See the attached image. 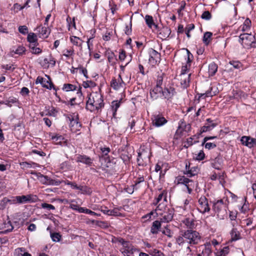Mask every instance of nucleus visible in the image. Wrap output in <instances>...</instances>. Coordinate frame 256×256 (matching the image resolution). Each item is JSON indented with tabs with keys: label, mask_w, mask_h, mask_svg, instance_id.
Here are the masks:
<instances>
[{
	"label": "nucleus",
	"mask_w": 256,
	"mask_h": 256,
	"mask_svg": "<svg viewBox=\"0 0 256 256\" xmlns=\"http://www.w3.org/2000/svg\"><path fill=\"white\" fill-rule=\"evenodd\" d=\"M197 208L202 214L210 211V208L208 204V200L206 196H202L198 200Z\"/></svg>",
	"instance_id": "7"
},
{
	"label": "nucleus",
	"mask_w": 256,
	"mask_h": 256,
	"mask_svg": "<svg viewBox=\"0 0 256 256\" xmlns=\"http://www.w3.org/2000/svg\"><path fill=\"white\" fill-rule=\"evenodd\" d=\"M184 174H186L188 176L192 177L196 174V169L194 168H192L190 170L188 169Z\"/></svg>",
	"instance_id": "50"
},
{
	"label": "nucleus",
	"mask_w": 256,
	"mask_h": 256,
	"mask_svg": "<svg viewBox=\"0 0 256 256\" xmlns=\"http://www.w3.org/2000/svg\"><path fill=\"white\" fill-rule=\"evenodd\" d=\"M166 197H164L162 202L158 204L156 208L154 210L156 215H160L168 208L166 207Z\"/></svg>",
	"instance_id": "17"
},
{
	"label": "nucleus",
	"mask_w": 256,
	"mask_h": 256,
	"mask_svg": "<svg viewBox=\"0 0 256 256\" xmlns=\"http://www.w3.org/2000/svg\"><path fill=\"white\" fill-rule=\"evenodd\" d=\"M70 42L74 45L76 46L80 47V48H82V44L83 42V40H82L78 37L76 36H71L70 37Z\"/></svg>",
	"instance_id": "30"
},
{
	"label": "nucleus",
	"mask_w": 256,
	"mask_h": 256,
	"mask_svg": "<svg viewBox=\"0 0 256 256\" xmlns=\"http://www.w3.org/2000/svg\"><path fill=\"white\" fill-rule=\"evenodd\" d=\"M254 138L248 136H243L240 141L242 144L251 148L254 146Z\"/></svg>",
	"instance_id": "26"
},
{
	"label": "nucleus",
	"mask_w": 256,
	"mask_h": 256,
	"mask_svg": "<svg viewBox=\"0 0 256 256\" xmlns=\"http://www.w3.org/2000/svg\"><path fill=\"white\" fill-rule=\"evenodd\" d=\"M190 76V74H180L178 80L180 81V86L182 88H186L189 86Z\"/></svg>",
	"instance_id": "12"
},
{
	"label": "nucleus",
	"mask_w": 256,
	"mask_h": 256,
	"mask_svg": "<svg viewBox=\"0 0 256 256\" xmlns=\"http://www.w3.org/2000/svg\"><path fill=\"white\" fill-rule=\"evenodd\" d=\"M218 70V66L214 62H211L208 65V72L209 76H213Z\"/></svg>",
	"instance_id": "32"
},
{
	"label": "nucleus",
	"mask_w": 256,
	"mask_h": 256,
	"mask_svg": "<svg viewBox=\"0 0 256 256\" xmlns=\"http://www.w3.org/2000/svg\"><path fill=\"white\" fill-rule=\"evenodd\" d=\"M76 88L77 86L76 85L70 84H65L62 87V90L66 92L76 90Z\"/></svg>",
	"instance_id": "36"
},
{
	"label": "nucleus",
	"mask_w": 256,
	"mask_h": 256,
	"mask_svg": "<svg viewBox=\"0 0 256 256\" xmlns=\"http://www.w3.org/2000/svg\"><path fill=\"white\" fill-rule=\"evenodd\" d=\"M191 126L190 124H186L184 122H181L179 124L178 128L176 130V134H180L182 131L188 132L190 130Z\"/></svg>",
	"instance_id": "23"
},
{
	"label": "nucleus",
	"mask_w": 256,
	"mask_h": 256,
	"mask_svg": "<svg viewBox=\"0 0 256 256\" xmlns=\"http://www.w3.org/2000/svg\"><path fill=\"white\" fill-rule=\"evenodd\" d=\"M162 94V87L156 86L150 92V95L153 100L158 99Z\"/></svg>",
	"instance_id": "27"
},
{
	"label": "nucleus",
	"mask_w": 256,
	"mask_h": 256,
	"mask_svg": "<svg viewBox=\"0 0 256 256\" xmlns=\"http://www.w3.org/2000/svg\"><path fill=\"white\" fill-rule=\"evenodd\" d=\"M231 241H236L241 238L240 234L236 228H232L230 232Z\"/></svg>",
	"instance_id": "29"
},
{
	"label": "nucleus",
	"mask_w": 256,
	"mask_h": 256,
	"mask_svg": "<svg viewBox=\"0 0 256 256\" xmlns=\"http://www.w3.org/2000/svg\"><path fill=\"white\" fill-rule=\"evenodd\" d=\"M163 81V77L162 76H158L156 80V86L162 87Z\"/></svg>",
	"instance_id": "57"
},
{
	"label": "nucleus",
	"mask_w": 256,
	"mask_h": 256,
	"mask_svg": "<svg viewBox=\"0 0 256 256\" xmlns=\"http://www.w3.org/2000/svg\"><path fill=\"white\" fill-rule=\"evenodd\" d=\"M126 58V52L124 50H121V52H120L119 59L121 61H123Z\"/></svg>",
	"instance_id": "62"
},
{
	"label": "nucleus",
	"mask_w": 256,
	"mask_h": 256,
	"mask_svg": "<svg viewBox=\"0 0 256 256\" xmlns=\"http://www.w3.org/2000/svg\"><path fill=\"white\" fill-rule=\"evenodd\" d=\"M230 64L232 65L235 68H242V65L238 61H232L230 62Z\"/></svg>",
	"instance_id": "54"
},
{
	"label": "nucleus",
	"mask_w": 256,
	"mask_h": 256,
	"mask_svg": "<svg viewBox=\"0 0 256 256\" xmlns=\"http://www.w3.org/2000/svg\"><path fill=\"white\" fill-rule=\"evenodd\" d=\"M239 38V42L244 48L248 47L252 44H254V36L252 35L251 33L246 32L240 34Z\"/></svg>",
	"instance_id": "5"
},
{
	"label": "nucleus",
	"mask_w": 256,
	"mask_h": 256,
	"mask_svg": "<svg viewBox=\"0 0 256 256\" xmlns=\"http://www.w3.org/2000/svg\"><path fill=\"white\" fill-rule=\"evenodd\" d=\"M117 240L122 245V248H124L125 246H126L130 244L129 242L125 240L122 238H118Z\"/></svg>",
	"instance_id": "56"
},
{
	"label": "nucleus",
	"mask_w": 256,
	"mask_h": 256,
	"mask_svg": "<svg viewBox=\"0 0 256 256\" xmlns=\"http://www.w3.org/2000/svg\"><path fill=\"white\" fill-rule=\"evenodd\" d=\"M120 106V102L118 100H114L112 102V107L114 110L113 115L114 116L117 110Z\"/></svg>",
	"instance_id": "41"
},
{
	"label": "nucleus",
	"mask_w": 256,
	"mask_h": 256,
	"mask_svg": "<svg viewBox=\"0 0 256 256\" xmlns=\"http://www.w3.org/2000/svg\"><path fill=\"white\" fill-rule=\"evenodd\" d=\"M16 198L18 204H26L34 201L32 198V196L30 194L16 196Z\"/></svg>",
	"instance_id": "21"
},
{
	"label": "nucleus",
	"mask_w": 256,
	"mask_h": 256,
	"mask_svg": "<svg viewBox=\"0 0 256 256\" xmlns=\"http://www.w3.org/2000/svg\"><path fill=\"white\" fill-rule=\"evenodd\" d=\"M40 64L43 68H48L50 66H54L56 64V61L54 58L51 55H50L42 60Z\"/></svg>",
	"instance_id": "13"
},
{
	"label": "nucleus",
	"mask_w": 256,
	"mask_h": 256,
	"mask_svg": "<svg viewBox=\"0 0 256 256\" xmlns=\"http://www.w3.org/2000/svg\"><path fill=\"white\" fill-rule=\"evenodd\" d=\"M78 162H82L89 166H91L92 163V159L86 155H78L76 158Z\"/></svg>",
	"instance_id": "24"
},
{
	"label": "nucleus",
	"mask_w": 256,
	"mask_h": 256,
	"mask_svg": "<svg viewBox=\"0 0 256 256\" xmlns=\"http://www.w3.org/2000/svg\"><path fill=\"white\" fill-rule=\"evenodd\" d=\"M40 176H38V178L40 182L44 184H46V182L48 181V176H44L40 174H39Z\"/></svg>",
	"instance_id": "47"
},
{
	"label": "nucleus",
	"mask_w": 256,
	"mask_h": 256,
	"mask_svg": "<svg viewBox=\"0 0 256 256\" xmlns=\"http://www.w3.org/2000/svg\"><path fill=\"white\" fill-rule=\"evenodd\" d=\"M136 124V121L134 118H131L129 120L128 122V126L130 127V131L132 130L134 126Z\"/></svg>",
	"instance_id": "63"
},
{
	"label": "nucleus",
	"mask_w": 256,
	"mask_h": 256,
	"mask_svg": "<svg viewBox=\"0 0 256 256\" xmlns=\"http://www.w3.org/2000/svg\"><path fill=\"white\" fill-rule=\"evenodd\" d=\"M4 226H5L4 228H7L6 230L8 231V232H10L14 228V227L12 225L11 222H10V221L8 222L7 223H5L4 224Z\"/></svg>",
	"instance_id": "59"
},
{
	"label": "nucleus",
	"mask_w": 256,
	"mask_h": 256,
	"mask_svg": "<svg viewBox=\"0 0 256 256\" xmlns=\"http://www.w3.org/2000/svg\"><path fill=\"white\" fill-rule=\"evenodd\" d=\"M175 94L176 91L173 88H165L164 90L162 89V96L168 100L171 98Z\"/></svg>",
	"instance_id": "20"
},
{
	"label": "nucleus",
	"mask_w": 256,
	"mask_h": 256,
	"mask_svg": "<svg viewBox=\"0 0 256 256\" xmlns=\"http://www.w3.org/2000/svg\"><path fill=\"white\" fill-rule=\"evenodd\" d=\"M145 20L146 24L150 28H152L154 26L156 29H157L158 26L154 22L153 18L149 15H146L145 16Z\"/></svg>",
	"instance_id": "31"
},
{
	"label": "nucleus",
	"mask_w": 256,
	"mask_h": 256,
	"mask_svg": "<svg viewBox=\"0 0 256 256\" xmlns=\"http://www.w3.org/2000/svg\"><path fill=\"white\" fill-rule=\"evenodd\" d=\"M104 105L102 94L100 92H94L90 94L86 108L91 112H98L101 111Z\"/></svg>",
	"instance_id": "2"
},
{
	"label": "nucleus",
	"mask_w": 256,
	"mask_h": 256,
	"mask_svg": "<svg viewBox=\"0 0 256 256\" xmlns=\"http://www.w3.org/2000/svg\"><path fill=\"white\" fill-rule=\"evenodd\" d=\"M37 30L39 32L40 38H47L50 32V28L48 26H39L37 27Z\"/></svg>",
	"instance_id": "18"
},
{
	"label": "nucleus",
	"mask_w": 256,
	"mask_h": 256,
	"mask_svg": "<svg viewBox=\"0 0 256 256\" xmlns=\"http://www.w3.org/2000/svg\"><path fill=\"white\" fill-rule=\"evenodd\" d=\"M6 200V197L4 198L0 201V210H3L4 209L6 205L8 204Z\"/></svg>",
	"instance_id": "58"
},
{
	"label": "nucleus",
	"mask_w": 256,
	"mask_h": 256,
	"mask_svg": "<svg viewBox=\"0 0 256 256\" xmlns=\"http://www.w3.org/2000/svg\"><path fill=\"white\" fill-rule=\"evenodd\" d=\"M50 136L51 138L56 143L60 142V140L63 139L62 136L57 134H50Z\"/></svg>",
	"instance_id": "42"
},
{
	"label": "nucleus",
	"mask_w": 256,
	"mask_h": 256,
	"mask_svg": "<svg viewBox=\"0 0 256 256\" xmlns=\"http://www.w3.org/2000/svg\"><path fill=\"white\" fill-rule=\"evenodd\" d=\"M212 35V34L210 32H206L204 34L203 37V42L206 44L208 45L210 42Z\"/></svg>",
	"instance_id": "38"
},
{
	"label": "nucleus",
	"mask_w": 256,
	"mask_h": 256,
	"mask_svg": "<svg viewBox=\"0 0 256 256\" xmlns=\"http://www.w3.org/2000/svg\"><path fill=\"white\" fill-rule=\"evenodd\" d=\"M77 190L82 191V193L84 194H90L92 191L90 188L86 186H80V188H76Z\"/></svg>",
	"instance_id": "44"
},
{
	"label": "nucleus",
	"mask_w": 256,
	"mask_h": 256,
	"mask_svg": "<svg viewBox=\"0 0 256 256\" xmlns=\"http://www.w3.org/2000/svg\"><path fill=\"white\" fill-rule=\"evenodd\" d=\"M216 144L214 142H208L205 144V148L208 150H210L215 148Z\"/></svg>",
	"instance_id": "55"
},
{
	"label": "nucleus",
	"mask_w": 256,
	"mask_h": 256,
	"mask_svg": "<svg viewBox=\"0 0 256 256\" xmlns=\"http://www.w3.org/2000/svg\"><path fill=\"white\" fill-rule=\"evenodd\" d=\"M50 237L54 242H58L60 240L62 236L58 232H51Z\"/></svg>",
	"instance_id": "39"
},
{
	"label": "nucleus",
	"mask_w": 256,
	"mask_h": 256,
	"mask_svg": "<svg viewBox=\"0 0 256 256\" xmlns=\"http://www.w3.org/2000/svg\"><path fill=\"white\" fill-rule=\"evenodd\" d=\"M162 222L160 220L154 221L150 228V233L152 234H157L161 229V223Z\"/></svg>",
	"instance_id": "22"
},
{
	"label": "nucleus",
	"mask_w": 256,
	"mask_h": 256,
	"mask_svg": "<svg viewBox=\"0 0 256 256\" xmlns=\"http://www.w3.org/2000/svg\"><path fill=\"white\" fill-rule=\"evenodd\" d=\"M251 27V21L249 18H246L243 24L240 27V30L243 32H248Z\"/></svg>",
	"instance_id": "28"
},
{
	"label": "nucleus",
	"mask_w": 256,
	"mask_h": 256,
	"mask_svg": "<svg viewBox=\"0 0 256 256\" xmlns=\"http://www.w3.org/2000/svg\"><path fill=\"white\" fill-rule=\"evenodd\" d=\"M100 150L103 156H107L110 151L108 147H100Z\"/></svg>",
	"instance_id": "53"
},
{
	"label": "nucleus",
	"mask_w": 256,
	"mask_h": 256,
	"mask_svg": "<svg viewBox=\"0 0 256 256\" xmlns=\"http://www.w3.org/2000/svg\"><path fill=\"white\" fill-rule=\"evenodd\" d=\"M226 206L222 200H219L213 202L212 210L220 219H223L226 214Z\"/></svg>",
	"instance_id": "3"
},
{
	"label": "nucleus",
	"mask_w": 256,
	"mask_h": 256,
	"mask_svg": "<svg viewBox=\"0 0 256 256\" xmlns=\"http://www.w3.org/2000/svg\"><path fill=\"white\" fill-rule=\"evenodd\" d=\"M30 92V90L28 88L26 87H23L20 91V94L22 96L28 95Z\"/></svg>",
	"instance_id": "61"
},
{
	"label": "nucleus",
	"mask_w": 256,
	"mask_h": 256,
	"mask_svg": "<svg viewBox=\"0 0 256 256\" xmlns=\"http://www.w3.org/2000/svg\"><path fill=\"white\" fill-rule=\"evenodd\" d=\"M120 209L118 208H114L113 210H109V216H121V214L120 212Z\"/></svg>",
	"instance_id": "45"
},
{
	"label": "nucleus",
	"mask_w": 256,
	"mask_h": 256,
	"mask_svg": "<svg viewBox=\"0 0 256 256\" xmlns=\"http://www.w3.org/2000/svg\"><path fill=\"white\" fill-rule=\"evenodd\" d=\"M46 78L38 76L36 80V84H40L43 88L48 90L55 89L54 86L52 82L51 78L48 75L46 74Z\"/></svg>",
	"instance_id": "6"
},
{
	"label": "nucleus",
	"mask_w": 256,
	"mask_h": 256,
	"mask_svg": "<svg viewBox=\"0 0 256 256\" xmlns=\"http://www.w3.org/2000/svg\"><path fill=\"white\" fill-rule=\"evenodd\" d=\"M201 236L198 232L192 230L182 231L176 240L178 245H183L184 242L192 245L198 244L200 241Z\"/></svg>",
	"instance_id": "1"
},
{
	"label": "nucleus",
	"mask_w": 256,
	"mask_h": 256,
	"mask_svg": "<svg viewBox=\"0 0 256 256\" xmlns=\"http://www.w3.org/2000/svg\"><path fill=\"white\" fill-rule=\"evenodd\" d=\"M18 31L20 33L26 34H28V28L26 26H20L18 28Z\"/></svg>",
	"instance_id": "52"
},
{
	"label": "nucleus",
	"mask_w": 256,
	"mask_h": 256,
	"mask_svg": "<svg viewBox=\"0 0 256 256\" xmlns=\"http://www.w3.org/2000/svg\"><path fill=\"white\" fill-rule=\"evenodd\" d=\"M223 160L222 157L218 155L214 159L212 160L211 166L216 170H221L222 167Z\"/></svg>",
	"instance_id": "19"
},
{
	"label": "nucleus",
	"mask_w": 256,
	"mask_h": 256,
	"mask_svg": "<svg viewBox=\"0 0 256 256\" xmlns=\"http://www.w3.org/2000/svg\"><path fill=\"white\" fill-rule=\"evenodd\" d=\"M29 48L33 54H38L42 52V50L38 47V46H29Z\"/></svg>",
	"instance_id": "37"
},
{
	"label": "nucleus",
	"mask_w": 256,
	"mask_h": 256,
	"mask_svg": "<svg viewBox=\"0 0 256 256\" xmlns=\"http://www.w3.org/2000/svg\"><path fill=\"white\" fill-rule=\"evenodd\" d=\"M174 214V208H168L166 210L162 212V214H160L162 216L160 221L162 222H170L173 218Z\"/></svg>",
	"instance_id": "11"
},
{
	"label": "nucleus",
	"mask_w": 256,
	"mask_h": 256,
	"mask_svg": "<svg viewBox=\"0 0 256 256\" xmlns=\"http://www.w3.org/2000/svg\"><path fill=\"white\" fill-rule=\"evenodd\" d=\"M41 206L43 208L48 209V210H55V207L53 205H52L51 204H48L47 203L42 204Z\"/></svg>",
	"instance_id": "51"
},
{
	"label": "nucleus",
	"mask_w": 256,
	"mask_h": 256,
	"mask_svg": "<svg viewBox=\"0 0 256 256\" xmlns=\"http://www.w3.org/2000/svg\"><path fill=\"white\" fill-rule=\"evenodd\" d=\"M82 85L84 88H87L89 87H94L96 86V84L92 80H88L86 82H84Z\"/></svg>",
	"instance_id": "46"
},
{
	"label": "nucleus",
	"mask_w": 256,
	"mask_h": 256,
	"mask_svg": "<svg viewBox=\"0 0 256 256\" xmlns=\"http://www.w3.org/2000/svg\"><path fill=\"white\" fill-rule=\"evenodd\" d=\"M153 255L154 256H165L162 252L156 250L154 251Z\"/></svg>",
	"instance_id": "64"
},
{
	"label": "nucleus",
	"mask_w": 256,
	"mask_h": 256,
	"mask_svg": "<svg viewBox=\"0 0 256 256\" xmlns=\"http://www.w3.org/2000/svg\"><path fill=\"white\" fill-rule=\"evenodd\" d=\"M149 62L152 66L158 65L160 62V54L156 50L150 48L148 51Z\"/></svg>",
	"instance_id": "8"
},
{
	"label": "nucleus",
	"mask_w": 256,
	"mask_h": 256,
	"mask_svg": "<svg viewBox=\"0 0 256 256\" xmlns=\"http://www.w3.org/2000/svg\"><path fill=\"white\" fill-rule=\"evenodd\" d=\"M16 196H12L10 198H6V200L7 202V204H18V202L16 201Z\"/></svg>",
	"instance_id": "49"
},
{
	"label": "nucleus",
	"mask_w": 256,
	"mask_h": 256,
	"mask_svg": "<svg viewBox=\"0 0 256 256\" xmlns=\"http://www.w3.org/2000/svg\"><path fill=\"white\" fill-rule=\"evenodd\" d=\"M60 183V180H53L48 176L46 185L58 186Z\"/></svg>",
	"instance_id": "43"
},
{
	"label": "nucleus",
	"mask_w": 256,
	"mask_h": 256,
	"mask_svg": "<svg viewBox=\"0 0 256 256\" xmlns=\"http://www.w3.org/2000/svg\"><path fill=\"white\" fill-rule=\"evenodd\" d=\"M206 122L207 123L200 128V134L212 130L217 125V124L214 122V120H212L210 118H207Z\"/></svg>",
	"instance_id": "14"
},
{
	"label": "nucleus",
	"mask_w": 256,
	"mask_h": 256,
	"mask_svg": "<svg viewBox=\"0 0 256 256\" xmlns=\"http://www.w3.org/2000/svg\"><path fill=\"white\" fill-rule=\"evenodd\" d=\"M120 250L124 256H134V252L138 251L131 244L121 248Z\"/></svg>",
	"instance_id": "15"
},
{
	"label": "nucleus",
	"mask_w": 256,
	"mask_h": 256,
	"mask_svg": "<svg viewBox=\"0 0 256 256\" xmlns=\"http://www.w3.org/2000/svg\"><path fill=\"white\" fill-rule=\"evenodd\" d=\"M62 53L64 56L70 58L74 54V50L72 48L70 49H65L62 51Z\"/></svg>",
	"instance_id": "40"
},
{
	"label": "nucleus",
	"mask_w": 256,
	"mask_h": 256,
	"mask_svg": "<svg viewBox=\"0 0 256 256\" xmlns=\"http://www.w3.org/2000/svg\"><path fill=\"white\" fill-rule=\"evenodd\" d=\"M26 51V49L24 46H20L15 50H12L11 52V53L12 54L14 52L15 54L21 56L24 54ZM12 56H13L12 54Z\"/></svg>",
	"instance_id": "34"
},
{
	"label": "nucleus",
	"mask_w": 256,
	"mask_h": 256,
	"mask_svg": "<svg viewBox=\"0 0 256 256\" xmlns=\"http://www.w3.org/2000/svg\"><path fill=\"white\" fill-rule=\"evenodd\" d=\"M201 18L202 19L206 20H209L212 18V14L209 11H205L202 14Z\"/></svg>",
	"instance_id": "48"
},
{
	"label": "nucleus",
	"mask_w": 256,
	"mask_h": 256,
	"mask_svg": "<svg viewBox=\"0 0 256 256\" xmlns=\"http://www.w3.org/2000/svg\"><path fill=\"white\" fill-rule=\"evenodd\" d=\"M14 256H32V255L25 252L24 248H20L15 250Z\"/></svg>",
	"instance_id": "33"
},
{
	"label": "nucleus",
	"mask_w": 256,
	"mask_h": 256,
	"mask_svg": "<svg viewBox=\"0 0 256 256\" xmlns=\"http://www.w3.org/2000/svg\"><path fill=\"white\" fill-rule=\"evenodd\" d=\"M91 222L100 227L104 226V225L105 224L104 222L99 220H92L91 221Z\"/></svg>",
	"instance_id": "60"
},
{
	"label": "nucleus",
	"mask_w": 256,
	"mask_h": 256,
	"mask_svg": "<svg viewBox=\"0 0 256 256\" xmlns=\"http://www.w3.org/2000/svg\"><path fill=\"white\" fill-rule=\"evenodd\" d=\"M152 122L154 126L160 127L167 122V120L160 114H154L152 117Z\"/></svg>",
	"instance_id": "10"
},
{
	"label": "nucleus",
	"mask_w": 256,
	"mask_h": 256,
	"mask_svg": "<svg viewBox=\"0 0 256 256\" xmlns=\"http://www.w3.org/2000/svg\"><path fill=\"white\" fill-rule=\"evenodd\" d=\"M185 60H186V63L184 65H182L181 69L180 74H190V69L191 66V62L192 60L193 56L188 50H186V56H184Z\"/></svg>",
	"instance_id": "9"
},
{
	"label": "nucleus",
	"mask_w": 256,
	"mask_h": 256,
	"mask_svg": "<svg viewBox=\"0 0 256 256\" xmlns=\"http://www.w3.org/2000/svg\"><path fill=\"white\" fill-rule=\"evenodd\" d=\"M174 183L184 185L188 191L189 194H191L194 187V182L192 180L188 179L184 176H179L176 178Z\"/></svg>",
	"instance_id": "4"
},
{
	"label": "nucleus",
	"mask_w": 256,
	"mask_h": 256,
	"mask_svg": "<svg viewBox=\"0 0 256 256\" xmlns=\"http://www.w3.org/2000/svg\"><path fill=\"white\" fill-rule=\"evenodd\" d=\"M27 40L29 42V46H39L37 36L34 33L30 32L28 34Z\"/></svg>",
	"instance_id": "25"
},
{
	"label": "nucleus",
	"mask_w": 256,
	"mask_h": 256,
	"mask_svg": "<svg viewBox=\"0 0 256 256\" xmlns=\"http://www.w3.org/2000/svg\"><path fill=\"white\" fill-rule=\"evenodd\" d=\"M111 86L114 90H118L120 88H122L124 86V83L122 78L120 74H119L118 79L112 78L110 82Z\"/></svg>",
	"instance_id": "16"
},
{
	"label": "nucleus",
	"mask_w": 256,
	"mask_h": 256,
	"mask_svg": "<svg viewBox=\"0 0 256 256\" xmlns=\"http://www.w3.org/2000/svg\"><path fill=\"white\" fill-rule=\"evenodd\" d=\"M192 244H189L188 243L184 242L183 245H178L182 250H184V252H186L188 255L191 254L192 250L190 246Z\"/></svg>",
	"instance_id": "35"
}]
</instances>
